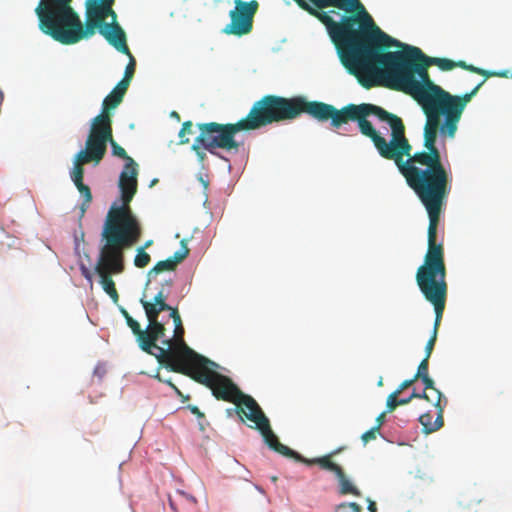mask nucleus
Listing matches in <instances>:
<instances>
[{
    "label": "nucleus",
    "mask_w": 512,
    "mask_h": 512,
    "mask_svg": "<svg viewBox=\"0 0 512 512\" xmlns=\"http://www.w3.org/2000/svg\"><path fill=\"white\" fill-rule=\"evenodd\" d=\"M340 483H341V485H340L339 491H340L341 494H343V495L353 494V495H356V496L360 495V492L353 485V482H340Z\"/></svg>",
    "instance_id": "30"
},
{
    "label": "nucleus",
    "mask_w": 512,
    "mask_h": 512,
    "mask_svg": "<svg viewBox=\"0 0 512 512\" xmlns=\"http://www.w3.org/2000/svg\"><path fill=\"white\" fill-rule=\"evenodd\" d=\"M425 386V390H431L433 392L434 400H436L437 392H440L438 389L434 387V381L429 377V375L420 378Z\"/></svg>",
    "instance_id": "33"
},
{
    "label": "nucleus",
    "mask_w": 512,
    "mask_h": 512,
    "mask_svg": "<svg viewBox=\"0 0 512 512\" xmlns=\"http://www.w3.org/2000/svg\"><path fill=\"white\" fill-rule=\"evenodd\" d=\"M321 101H308L304 96L283 97L267 94L254 102L246 117L228 123L234 134L252 131L273 123L290 121L306 113L318 121Z\"/></svg>",
    "instance_id": "7"
},
{
    "label": "nucleus",
    "mask_w": 512,
    "mask_h": 512,
    "mask_svg": "<svg viewBox=\"0 0 512 512\" xmlns=\"http://www.w3.org/2000/svg\"><path fill=\"white\" fill-rule=\"evenodd\" d=\"M128 88L124 84H117L114 89L104 98L101 113L112 115V111L116 109L127 92Z\"/></svg>",
    "instance_id": "21"
},
{
    "label": "nucleus",
    "mask_w": 512,
    "mask_h": 512,
    "mask_svg": "<svg viewBox=\"0 0 512 512\" xmlns=\"http://www.w3.org/2000/svg\"><path fill=\"white\" fill-rule=\"evenodd\" d=\"M166 328L161 322H151L148 324L146 330H141L137 338L139 347L146 353L153 355L157 358L158 349H165L158 346L156 342L165 336Z\"/></svg>",
    "instance_id": "15"
},
{
    "label": "nucleus",
    "mask_w": 512,
    "mask_h": 512,
    "mask_svg": "<svg viewBox=\"0 0 512 512\" xmlns=\"http://www.w3.org/2000/svg\"><path fill=\"white\" fill-rule=\"evenodd\" d=\"M336 512H362V507L355 502L342 503L337 506Z\"/></svg>",
    "instance_id": "29"
},
{
    "label": "nucleus",
    "mask_w": 512,
    "mask_h": 512,
    "mask_svg": "<svg viewBox=\"0 0 512 512\" xmlns=\"http://www.w3.org/2000/svg\"><path fill=\"white\" fill-rule=\"evenodd\" d=\"M368 501H369V504H368L369 512H377L376 503L372 500H368Z\"/></svg>",
    "instance_id": "42"
},
{
    "label": "nucleus",
    "mask_w": 512,
    "mask_h": 512,
    "mask_svg": "<svg viewBox=\"0 0 512 512\" xmlns=\"http://www.w3.org/2000/svg\"><path fill=\"white\" fill-rule=\"evenodd\" d=\"M447 404V399L443 396L441 392H437L436 400L434 402V406L437 409V416L434 421H432L433 416L426 412L419 416V422L422 425V431L425 434H431L433 432L438 431L444 425V408Z\"/></svg>",
    "instance_id": "16"
},
{
    "label": "nucleus",
    "mask_w": 512,
    "mask_h": 512,
    "mask_svg": "<svg viewBox=\"0 0 512 512\" xmlns=\"http://www.w3.org/2000/svg\"><path fill=\"white\" fill-rule=\"evenodd\" d=\"M138 164L125 165L119 176L120 202L115 201L106 215L102 232L140 239L142 227L130 203L137 192Z\"/></svg>",
    "instance_id": "8"
},
{
    "label": "nucleus",
    "mask_w": 512,
    "mask_h": 512,
    "mask_svg": "<svg viewBox=\"0 0 512 512\" xmlns=\"http://www.w3.org/2000/svg\"><path fill=\"white\" fill-rule=\"evenodd\" d=\"M328 120L336 129L349 121H356L360 132L371 139L379 155L394 161L408 186L421 201L416 165L412 162V146L399 116L371 103L348 104L337 109L331 104L321 102L318 122Z\"/></svg>",
    "instance_id": "3"
},
{
    "label": "nucleus",
    "mask_w": 512,
    "mask_h": 512,
    "mask_svg": "<svg viewBox=\"0 0 512 512\" xmlns=\"http://www.w3.org/2000/svg\"><path fill=\"white\" fill-rule=\"evenodd\" d=\"M151 258L150 255L145 251V247H140L137 249V254L134 258V265L138 268L146 267Z\"/></svg>",
    "instance_id": "25"
},
{
    "label": "nucleus",
    "mask_w": 512,
    "mask_h": 512,
    "mask_svg": "<svg viewBox=\"0 0 512 512\" xmlns=\"http://www.w3.org/2000/svg\"><path fill=\"white\" fill-rule=\"evenodd\" d=\"M416 380H414V377L411 378V379H407V380H404L399 386L398 388L394 391L397 395H400L405 389L409 388L410 386L413 385V383L415 382Z\"/></svg>",
    "instance_id": "35"
},
{
    "label": "nucleus",
    "mask_w": 512,
    "mask_h": 512,
    "mask_svg": "<svg viewBox=\"0 0 512 512\" xmlns=\"http://www.w3.org/2000/svg\"><path fill=\"white\" fill-rule=\"evenodd\" d=\"M200 133L192 145L198 160L204 162L206 154L204 150L213 155H218L215 150L238 151L240 144L235 139V134L229 124L217 122L200 123L197 125Z\"/></svg>",
    "instance_id": "10"
},
{
    "label": "nucleus",
    "mask_w": 512,
    "mask_h": 512,
    "mask_svg": "<svg viewBox=\"0 0 512 512\" xmlns=\"http://www.w3.org/2000/svg\"><path fill=\"white\" fill-rule=\"evenodd\" d=\"M378 432H379L378 427H372L370 430L363 433L361 436L363 443L367 444L371 440H375Z\"/></svg>",
    "instance_id": "34"
},
{
    "label": "nucleus",
    "mask_w": 512,
    "mask_h": 512,
    "mask_svg": "<svg viewBox=\"0 0 512 512\" xmlns=\"http://www.w3.org/2000/svg\"><path fill=\"white\" fill-rule=\"evenodd\" d=\"M482 80L471 92L462 96L452 95L441 89L417 101L426 122L424 125V150L412 154L421 193V204L429 218L428 229H438L440 215L451 192L452 174L442 162L441 152L436 146L437 138L453 139L458 130L462 114L485 83Z\"/></svg>",
    "instance_id": "2"
},
{
    "label": "nucleus",
    "mask_w": 512,
    "mask_h": 512,
    "mask_svg": "<svg viewBox=\"0 0 512 512\" xmlns=\"http://www.w3.org/2000/svg\"><path fill=\"white\" fill-rule=\"evenodd\" d=\"M108 143L111 145V149H112V154L113 156H116V157H119L123 160H125V165H128V166H131V164H135V160L130 157L126 150L121 147L115 140L114 138L112 137V140H109Z\"/></svg>",
    "instance_id": "24"
},
{
    "label": "nucleus",
    "mask_w": 512,
    "mask_h": 512,
    "mask_svg": "<svg viewBox=\"0 0 512 512\" xmlns=\"http://www.w3.org/2000/svg\"><path fill=\"white\" fill-rule=\"evenodd\" d=\"M193 503H196V499L193 496H187Z\"/></svg>",
    "instance_id": "46"
},
{
    "label": "nucleus",
    "mask_w": 512,
    "mask_h": 512,
    "mask_svg": "<svg viewBox=\"0 0 512 512\" xmlns=\"http://www.w3.org/2000/svg\"><path fill=\"white\" fill-rule=\"evenodd\" d=\"M103 244L100 247L99 256L95 265V272L100 278L103 290L110 296L114 303L119 301L115 282L112 275L121 274L125 269V255L127 249L133 247L140 239L101 232Z\"/></svg>",
    "instance_id": "9"
},
{
    "label": "nucleus",
    "mask_w": 512,
    "mask_h": 512,
    "mask_svg": "<svg viewBox=\"0 0 512 512\" xmlns=\"http://www.w3.org/2000/svg\"><path fill=\"white\" fill-rule=\"evenodd\" d=\"M120 30L122 31V42L124 43L122 47L115 48L118 52L123 53L129 57V63L126 66L124 77L118 82L119 84H124V87L128 88L130 82L135 73L136 61L133 55L131 54L129 47L127 45V36L123 28L120 26Z\"/></svg>",
    "instance_id": "22"
},
{
    "label": "nucleus",
    "mask_w": 512,
    "mask_h": 512,
    "mask_svg": "<svg viewBox=\"0 0 512 512\" xmlns=\"http://www.w3.org/2000/svg\"><path fill=\"white\" fill-rule=\"evenodd\" d=\"M181 247L174 253L173 256L156 263V265L149 271V275L159 274L164 271H173L177 265L181 263L189 254V248L187 247L186 240L181 241Z\"/></svg>",
    "instance_id": "18"
},
{
    "label": "nucleus",
    "mask_w": 512,
    "mask_h": 512,
    "mask_svg": "<svg viewBox=\"0 0 512 512\" xmlns=\"http://www.w3.org/2000/svg\"><path fill=\"white\" fill-rule=\"evenodd\" d=\"M152 244V240H149L145 243V245L143 247L148 248L150 245Z\"/></svg>",
    "instance_id": "45"
},
{
    "label": "nucleus",
    "mask_w": 512,
    "mask_h": 512,
    "mask_svg": "<svg viewBox=\"0 0 512 512\" xmlns=\"http://www.w3.org/2000/svg\"><path fill=\"white\" fill-rule=\"evenodd\" d=\"M167 311H170V317L172 318L173 322H174V325L181 323L182 320H181V317H180V314H179V311H178V308L177 307H172L171 306V309H168Z\"/></svg>",
    "instance_id": "36"
},
{
    "label": "nucleus",
    "mask_w": 512,
    "mask_h": 512,
    "mask_svg": "<svg viewBox=\"0 0 512 512\" xmlns=\"http://www.w3.org/2000/svg\"><path fill=\"white\" fill-rule=\"evenodd\" d=\"M121 313L123 317L126 320L127 325L132 330L133 334L138 338L139 334L141 333V326L140 324L131 317V315L125 310L124 308H121Z\"/></svg>",
    "instance_id": "26"
},
{
    "label": "nucleus",
    "mask_w": 512,
    "mask_h": 512,
    "mask_svg": "<svg viewBox=\"0 0 512 512\" xmlns=\"http://www.w3.org/2000/svg\"><path fill=\"white\" fill-rule=\"evenodd\" d=\"M84 168L79 165H74L71 171V179L77 187L78 191L84 198V202L81 205L82 215L85 213L88 205L92 201V193L90 188L83 183Z\"/></svg>",
    "instance_id": "20"
},
{
    "label": "nucleus",
    "mask_w": 512,
    "mask_h": 512,
    "mask_svg": "<svg viewBox=\"0 0 512 512\" xmlns=\"http://www.w3.org/2000/svg\"><path fill=\"white\" fill-rule=\"evenodd\" d=\"M109 140L90 134L86 140V148L79 151L74 159V165L82 166L90 162L99 164L104 158Z\"/></svg>",
    "instance_id": "14"
},
{
    "label": "nucleus",
    "mask_w": 512,
    "mask_h": 512,
    "mask_svg": "<svg viewBox=\"0 0 512 512\" xmlns=\"http://www.w3.org/2000/svg\"><path fill=\"white\" fill-rule=\"evenodd\" d=\"M168 293L162 288L153 298V303H156L160 309H171V306L166 303Z\"/></svg>",
    "instance_id": "27"
},
{
    "label": "nucleus",
    "mask_w": 512,
    "mask_h": 512,
    "mask_svg": "<svg viewBox=\"0 0 512 512\" xmlns=\"http://www.w3.org/2000/svg\"><path fill=\"white\" fill-rule=\"evenodd\" d=\"M299 8L310 15L316 17L321 23L325 24L331 14L339 16L335 9L326 11L328 8L338 10H351L359 0H293Z\"/></svg>",
    "instance_id": "13"
},
{
    "label": "nucleus",
    "mask_w": 512,
    "mask_h": 512,
    "mask_svg": "<svg viewBox=\"0 0 512 512\" xmlns=\"http://www.w3.org/2000/svg\"><path fill=\"white\" fill-rule=\"evenodd\" d=\"M178 493H180L181 495H185L186 496V493L183 492V491H178Z\"/></svg>",
    "instance_id": "48"
},
{
    "label": "nucleus",
    "mask_w": 512,
    "mask_h": 512,
    "mask_svg": "<svg viewBox=\"0 0 512 512\" xmlns=\"http://www.w3.org/2000/svg\"><path fill=\"white\" fill-rule=\"evenodd\" d=\"M90 134L112 140V115L101 113L97 115L91 123Z\"/></svg>",
    "instance_id": "19"
},
{
    "label": "nucleus",
    "mask_w": 512,
    "mask_h": 512,
    "mask_svg": "<svg viewBox=\"0 0 512 512\" xmlns=\"http://www.w3.org/2000/svg\"><path fill=\"white\" fill-rule=\"evenodd\" d=\"M412 400L411 395L408 398H398V405H406Z\"/></svg>",
    "instance_id": "43"
},
{
    "label": "nucleus",
    "mask_w": 512,
    "mask_h": 512,
    "mask_svg": "<svg viewBox=\"0 0 512 512\" xmlns=\"http://www.w3.org/2000/svg\"><path fill=\"white\" fill-rule=\"evenodd\" d=\"M156 378L160 381V382H164V383H167L170 387H172L175 392L178 394V395H182L181 391L170 381V380H165L162 378V376L159 375V373L156 375Z\"/></svg>",
    "instance_id": "38"
},
{
    "label": "nucleus",
    "mask_w": 512,
    "mask_h": 512,
    "mask_svg": "<svg viewBox=\"0 0 512 512\" xmlns=\"http://www.w3.org/2000/svg\"><path fill=\"white\" fill-rule=\"evenodd\" d=\"M192 127H193L192 121H185L182 124V128L179 131V138H180V143L181 144L189 143V139L185 138V135L186 134H192Z\"/></svg>",
    "instance_id": "28"
},
{
    "label": "nucleus",
    "mask_w": 512,
    "mask_h": 512,
    "mask_svg": "<svg viewBox=\"0 0 512 512\" xmlns=\"http://www.w3.org/2000/svg\"><path fill=\"white\" fill-rule=\"evenodd\" d=\"M166 284H167L168 286H171V285H172V281H171V280L166 281Z\"/></svg>",
    "instance_id": "47"
},
{
    "label": "nucleus",
    "mask_w": 512,
    "mask_h": 512,
    "mask_svg": "<svg viewBox=\"0 0 512 512\" xmlns=\"http://www.w3.org/2000/svg\"><path fill=\"white\" fill-rule=\"evenodd\" d=\"M116 0H41L35 9L39 29L55 41L72 45L96 31L114 48L123 46L113 9Z\"/></svg>",
    "instance_id": "4"
},
{
    "label": "nucleus",
    "mask_w": 512,
    "mask_h": 512,
    "mask_svg": "<svg viewBox=\"0 0 512 512\" xmlns=\"http://www.w3.org/2000/svg\"><path fill=\"white\" fill-rule=\"evenodd\" d=\"M444 258V246L437 242V229H428V249L424 262L416 272V283L424 298L434 306L435 322L433 332L425 346V357L429 359L434 349L438 329L445 309L448 284Z\"/></svg>",
    "instance_id": "6"
},
{
    "label": "nucleus",
    "mask_w": 512,
    "mask_h": 512,
    "mask_svg": "<svg viewBox=\"0 0 512 512\" xmlns=\"http://www.w3.org/2000/svg\"><path fill=\"white\" fill-rule=\"evenodd\" d=\"M411 398H420V399H426L427 401L431 402L434 404L435 400H434V397H430L425 391L422 392V393H417L415 391L412 392L411 394Z\"/></svg>",
    "instance_id": "37"
},
{
    "label": "nucleus",
    "mask_w": 512,
    "mask_h": 512,
    "mask_svg": "<svg viewBox=\"0 0 512 512\" xmlns=\"http://www.w3.org/2000/svg\"><path fill=\"white\" fill-rule=\"evenodd\" d=\"M140 303L144 308L145 314L147 316L148 322H158V316L161 312L166 311L167 309H160L158 304L145 300L144 298L140 299Z\"/></svg>",
    "instance_id": "23"
},
{
    "label": "nucleus",
    "mask_w": 512,
    "mask_h": 512,
    "mask_svg": "<svg viewBox=\"0 0 512 512\" xmlns=\"http://www.w3.org/2000/svg\"><path fill=\"white\" fill-rule=\"evenodd\" d=\"M340 21L325 22L340 60L366 89L385 85L410 95L416 102L443 89L429 76V57L415 46L404 45L383 32L363 4L343 10Z\"/></svg>",
    "instance_id": "1"
},
{
    "label": "nucleus",
    "mask_w": 512,
    "mask_h": 512,
    "mask_svg": "<svg viewBox=\"0 0 512 512\" xmlns=\"http://www.w3.org/2000/svg\"><path fill=\"white\" fill-rule=\"evenodd\" d=\"M216 368H218V364L203 357L202 360H199L182 374L208 387L216 399L235 404V410L241 420L244 421L247 419L254 423V426L250 427L257 429L261 433L265 443L277 453L288 458H294L308 465L317 464L321 469L333 472L338 480H347L343 469L332 461L334 453L312 460H306L296 451L280 443L278 437L271 429L269 419L256 400L252 396L244 394L229 377L215 371Z\"/></svg>",
    "instance_id": "5"
},
{
    "label": "nucleus",
    "mask_w": 512,
    "mask_h": 512,
    "mask_svg": "<svg viewBox=\"0 0 512 512\" xmlns=\"http://www.w3.org/2000/svg\"><path fill=\"white\" fill-rule=\"evenodd\" d=\"M428 367H429V359L424 358V359L420 362V364H419V366H418L417 372H416V374L414 375V380H418V379H420V378H423V377H425V376L429 375V374H428Z\"/></svg>",
    "instance_id": "31"
},
{
    "label": "nucleus",
    "mask_w": 512,
    "mask_h": 512,
    "mask_svg": "<svg viewBox=\"0 0 512 512\" xmlns=\"http://www.w3.org/2000/svg\"><path fill=\"white\" fill-rule=\"evenodd\" d=\"M189 410L192 414L196 415L198 418H203L204 414L200 411V409L197 406L190 405Z\"/></svg>",
    "instance_id": "39"
},
{
    "label": "nucleus",
    "mask_w": 512,
    "mask_h": 512,
    "mask_svg": "<svg viewBox=\"0 0 512 512\" xmlns=\"http://www.w3.org/2000/svg\"><path fill=\"white\" fill-rule=\"evenodd\" d=\"M81 272H82V275H83L86 279H88L89 281H91V272H90V270H89L87 267L82 266V267H81Z\"/></svg>",
    "instance_id": "41"
},
{
    "label": "nucleus",
    "mask_w": 512,
    "mask_h": 512,
    "mask_svg": "<svg viewBox=\"0 0 512 512\" xmlns=\"http://www.w3.org/2000/svg\"><path fill=\"white\" fill-rule=\"evenodd\" d=\"M171 116H172V117H175L177 120H180V115H179L176 111H173V112L171 113Z\"/></svg>",
    "instance_id": "44"
},
{
    "label": "nucleus",
    "mask_w": 512,
    "mask_h": 512,
    "mask_svg": "<svg viewBox=\"0 0 512 512\" xmlns=\"http://www.w3.org/2000/svg\"><path fill=\"white\" fill-rule=\"evenodd\" d=\"M235 7L229 12L230 23L225 26L223 32L228 35L243 36L253 29L254 17L258 11L259 3L256 0L249 2L235 0Z\"/></svg>",
    "instance_id": "12"
},
{
    "label": "nucleus",
    "mask_w": 512,
    "mask_h": 512,
    "mask_svg": "<svg viewBox=\"0 0 512 512\" xmlns=\"http://www.w3.org/2000/svg\"><path fill=\"white\" fill-rule=\"evenodd\" d=\"M182 322L175 325L174 337L162 341L165 349H158L157 360L173 372L183 373L202 360L204 356L196 353L184 341Z\"/></svg>",
    "instance_id": "11"
},
{
    "label": "nucleus",
    "mask_w": 512,
    "mask_h": 512,
    "mask_svg": "<svg viewBox=\"0 0 512 512\" xmlns=\"http://www.w3.org/2000/svg\"><path fill=\"white\" fill-rule=\"evenodd\" d=\"M429 62L431 63V65H436L442 71H449L456 67H460L464 70L485 76L486 78L494 75L506 77L508 73L507 71L502 73L489 72L482 68H478L471 64H467L465 61H453L447 58L429 57Z\"/></svg>",
    "instance_id": "17"
},
{
    "label": "nucleus",
    "mask_w": 512,
    "mask_h": 512,
    "mask_svg": "<svg viewBox=\"0 0 512 512\" xmlns=\"http://www.w3.org/2000/svg\"><path fill=\"white\" fill-rule=\"evenodd\" d=\"M384 418H385V412L381 413L377 419H376V425L374 427H378V430L380 431L381 429V426L383 425V422H384Z\"/></svg>",
    "instance_id": "40"
},
{
    "label": "nucleus",
    "mask_w": 512,
    "mask_h": 512,
    "mask_svg": "<svg viewBox=\"0 0 512 512\" xmlns=\"http://www.w3.org/2000/svg\"><path fill=\"white\" fill-rule=\"evenodd\" d=\"M398 396L395 392H392L388 397L386 401V408L387 412H393L398 405Z\"/></svg>",
    "instance_id": "32"
}]
</instances>
